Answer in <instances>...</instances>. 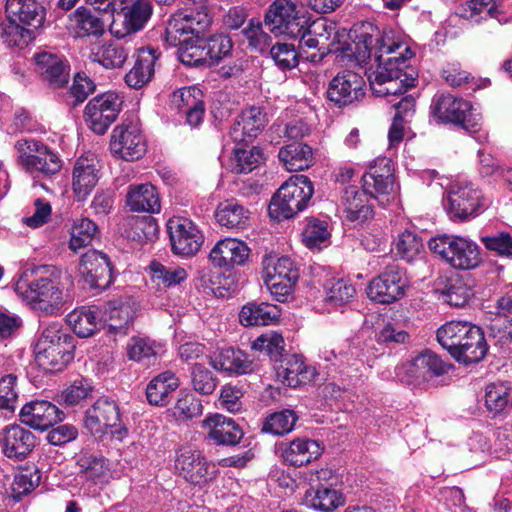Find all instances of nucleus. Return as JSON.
Masks as SVG:
<instances>
[{
  "label": "nucleus",
  "mask_w": 512,
  "mask_h": 512,
  "mask_svg": "<svg viewBox=\"0 0 512 512\" xmlns=\"http://www.w3.org/2000/svg\"><path fill=\"white\" fill-rule=\"evenodd\" d=\"M120 422V412L115 401L108 398H99L85 412L84 427L97 439H101L108 431Z\"/></svg>",
  "instance_id": "obj_20"
},
{
  "label": "nucleus",
  "mask_w": 512,
  "mask_h": 512,
  "mask_svg": "<svg viewBox=\"0 0 512 512\" xmlns=\"http://www.w3.org/2000/svg\"><path fill=\"white\" fill-rule=\"evenodd\" d=\"M202 404L192 393L181 392L173 408L177 420L186 421L202 414Z\"/></svg>",
  "instance_id": "obj_63"
},
{
  "label": "nucleus",
  "mask_w": 512,
  "mask_h": 512,
  "mask_svg": "<svg viewBox=\"0 0 512 512\" xmlns=\"http://www.w3.org/2000/svg\"><path fill=\"white\" fill-rule=\"evenodd\" d=\"M488 200L472 182L457 180L451 184L444 208L453 221H465L485 211Z\"/></svg>",
  "instance_id": "obj_9"
},
{
  "label": "nucleus",
  "mask_w": 512,
  "mask_h": 512,
  "mask_svg": "<svg viewBox=\"0 0 512 512\" xmlns=\"http://www.w3.org/2000/svg\"><path fill=\"white\" fill-rule=\"evenodd\" d=\"M232 47V40L227 35L216 34L205 39L207 66L219 64L220 61L230 55Z\"/></svg>",
  "instance_id": "obj_58"
},
{
  "label": "nucleus",
  "mask_w": 512,
  "mask_h": 512,
  "mask_svg": "<svg viewBox=\"0 0 512 512\" xmlns=\"http://www.w3.org/2000/svg\"><path fill=\"white\" fill-rule=\"evenodd\" d=\"M97 308L80 307L67 315V322L79 337L85 338L93 335L100 325Z\"/></svg>",
  "instance_id": "obj_45"
},
{
  "label": "nucleus",
  "mask_w": 512,
  "mask_h": 512,
  "mask_svg": "<svg viewBox=\"0 0 512 512\" xmlns=\"http://www.w3.org/2000/svg\"><path fill=\"white\" fill-rule=\"evenodd\" d=\"M500 0H469L458 8L462 18L478 23L487 17L496 18Z\"/></svg>",
  "instance_id": "obj_52"
},
{
  "label": "nucleus",
  "mask_w": 512,
  "mask_h": 512,
  "mask_svg": "<svg viewBox=\"0 0 512 512\" xmlns=\"http://www.w3.org/2000/svg\"><path fill=\"white\" fill-rule=\"evenodd\" d=\"M79 273L84 282L94 289L104 290L112 283V267L107 255L90 250L82 255Z\"/></svg>",
  "instance_id": "obj_23"
},
{
  "label": "nucleus",
  "mask_w": 512,
  "mask_h": 512,
  "mask_svg": "<svg viewBox=\"0 0 512 512\" xmlns=\"http://www.w3.org/2000/svg\"><path fill=\"white\" fill-rule=\"evenodd\" d=\"M100 164L94 156H81L72 170V191L77 201H84L100 179Z\"/></svg>",
  "instance_id": "obj_28"
},
{
  "label": "nucleus",
  "mask_w": 512,
  "mask_h": 512,
  "mask_svg": "<svg viewBox=\"0 0 512 512\" xmlns=\"http://www.w3.org/2000/svg\"><path fill=\"white\" fill-rule=\"evenodd\" d=\"M363 77L351 70H343L330 81L327 96L339 107L352 105L365 96Z\"/></svg>",
  "instance_id": "obj_19"
},
{
  "label": "nucleus",
  "mask_w": 512,
  "mask_h": 512,
  "mask_svg": "<svg viewBox=\"0 0 512 512\" xmlns=\"http://www.w3.org/2000/svg\"><path fill=\"white\" fill-rule=\"evenodd\" d=\"M431 114L439 122L460 125L469 133H478L481 127V115L470 102L451 94L435 95L431 104Z\"/></svg>",
  "instance_id": "obj_11"
},
{
  "label": "nucleus",
  "mask_w": 512,
  "mask_h": 512,
  "mask_svg": "<svg viewBox=\"0 0 512 512\" xmlns=\"http://www.w3.org/2000/svg\"><path fill=\"white\" fill-rule=\"evenodd\" d=\"M159 56L160 53L153 47L139 49L133 67L125 75V83L134 89L144 87L154 75Z\"/></svg>",
  "instance_id": "obj_34"
},
{
  "label": "nucleus",
  "mask_w": 512,
  "mask_h": 512,
  "mask_svg": "<svg viewBox=\"0 0 512 512\" xmlns=\"http://www.w3.org/2000/svg\"><path fill=\"white\" fill-rule=\"evenodd\" d=\"M449 365L445 363L436 353L431 350H424L412 361L397 367V375L402 373L410 379L422 382H430L436 377L446 374Z\"/></svg>",
  "instance_id": "obj_22"
},
{
  "label": "nucleus",
  "mask_w": 512,
  "mask_h": 512,
  "mask_svg": "<svg viewBox=\"0 0 512 512\" xmlns=\"http://www.w3.org/2000/svg\"><path fill=\"white\" fill-rule=\"evenodd\" d=\"M175 467L186 481L196 485L207 483L216 473L215 465L208 462L200 451H181Z\"/></svg>",
  "instance_id": "obj_25"
},
{
  "label": "nucleus",
  "mask_w": 512,
  "mask_h": 512,
  "mask_svg": "<svg viewBox=\"0 0 512 512\" xmlns=\"http://www.w3.org/2000/svg\"><path fill=\"white\" fill-rule=\"evenodd\" d=\"M137 311L138 305L130 297L109 301L104 307L103 314L106 333L114 339L126 336L133 327Z\"/></svg>",
  "instance_id": "obj_18"
},
{
  "label": "nucleus",
  "mask_w": 512,
  "mask_h": 512,
  "mask_svg": "<svg viewBox=\"0 0 512 512\" xmlns=\"http://www.w3.org/2000/svg\"><path fill=\"white\" fill-rule=\"evenodd\" d=\"M0 37L10 47L23 48L32 39L33 32L30 28L7 17V20L0 24Z\"/></svg>",
  "instance_id": "obj_53"
},
{
  "label": "nucleus",
  "mask_w": 512,
  "mask_h": 512,
  "mask_svg": "<svg viewBox=\"0 0 512 512\" xmlns=\"http://www.w3.org/2000/svg\"><path fill=\"white\" fill-rule=\"evenodd\" d=\"M208 437L218 445H236L243 437V431L231 418L215 414L203 420Z\"/></svg>",
  "instance_id": "obj_35"
},
{
  "label": "nucleus",
  "mask_w": 512,
  "mask_h": 512,
  "mask_svg": "<svg viewBox=\"0 0 512 512\" xmlns=\"http://www.w3.org/2000/svg\"><path fill=\"white\" fill-rule=\"evenodd\" d=\"M370 197L358 186L346 187L340 198L339 209L346 221L362 223L372 216Z\"/></svg>",
  "instance_id": "obj_33"
},
{
  "label": "nucleus",
  "mask_w": 512,
  "mask_h": 512,
  "mask_svg": "<svg viewBox=\"0 0 512 512\" xmlns=\"http://www.w3.org/2000/svg\"><path fill=\"white\" fill-rule=\"evenodd\" d=\"M68 29L74 37L101 36L104 24L90 10L79 7L70 15Z\"/></svg>",
  "instance_id": "obj_43"
},
{
  "label": "nucleus",
  "mask_w": 512,
  "mask_h": 512,
  "mask_svg": "<svg viewBox=\"0 0 512 512\" xmlns=\"http://www.w3.org/2000/svg\"><path fill=\"white\" fill-rule=\"evenodd\" d=\"M332 478L330 469L322 468L314 472L310 477L311 489L306 491L303 503L322 512H332L342 506L345 498L340 491L332 488Z\"/></svg>",
  "instance_id": "obj_14"
},
{
  "label": "nucleus",
  "mask_w": 512,
  "mask_h": 512,
  "mask_svg": "<svg viewBox=\"0 0 512 512\" xmlns=\"http://www.w3.org/2000/svg\"><path fill=\"white\" fill-rule=\"evenodd\" d=\"M5 9L9 19L26 27L38 28L45 18V10L36 0H7Z\"/></svg>",
  "instance_id": "obj_36"
},
{
  "label": "nucleus",
  "mask_w": 512,
  "mask_h": 512,
  "mask_svg": "<svg viewBox=\"0 0 512 512\" xmlns=\"http://www.w3.org/2000/svg\"><path fill=\"white\" fill-rule=\"evenodd\" d=\"M329 238L328 223L318 219H310L302 232L303 243L310 249L327 246Z\"/></svg>",
  "instance_id": "obj_56"
},
{
  "label": "nucleus",
  "mask_w": 512,
  "mask_h": 512,
  "mask_svg": "<svg viewBox=\"0 0 512 512\" xmlns=\"http://www.w3.org/2000/svg\"><path fill=\"white\" fill-rule=\"evenodd\" d=\"M209 363L215 370L228 375L250 374L256 369V364L246 352L233 347L214 351L209 356Z\"/></svg>",
  "instance_id": "obj_29"
},
{
  "label": "nucleus",
  "mask_w": 512,
  "mask_h": 512,
  "mask_svg": "<svg viewBox=\"0 0 512 512\" xmlns=\"http://www.w3.org/2000/svg\"><path fill=\"white\" fill-rule=\"evenodd\" d=\"M161 345L148 337H132L127 343V356L143 365L153 363L161 352Z\"/></svg>",
  "instance_id": "obj_47"
},
{
  "label": "nucleus",
  "mask_w": 512,
  "mask_h": 512,
  "mask_svg": "<svg viewBox=\"0 0 512 512\" xmlns=\"http://www.w3.org/2000/svg\"><path fill=\"white\" fill-rule=\"evenodd\" d=\"M74 337L59 322L44 328L34 347L36 364L46 372H60L73 360Z\"/></svg>",
  "instance_id": "obj_5"
},
{
  "label": "nucleus",
  "mask_w": 512,
  "mask_h": 512,
  "mask_svg": "<svg viewBox=\"0 0 512 512\" xmlns=\"http://www.w3.org/2000/svg\"><path fill=\"white\" fill-rule=\"evenodd\" d=\"M423 250L421 239L413 232L405 231L398 236L395 244L396 255L410 262Z\"/></svg>",
  "instance_id": "obj_62"
},
{
  "label": "nucleus",
  "mask_w": 512,
  "mask_h": 512,
  "mask_svg": "<svg viewBox=\"0 0 512 512\" xmlns=\"http://www.w3.org/2000/svg\"><path fill=\"white\" fill-rule=\"evenodd\" d=\"M97 225L88 218L75 219L71 228L69 247L74 252L90 245L97 235Z\"/></svg>",
  "instance_id": "obj_54"
},
{
  "label": "nucleus",
  "mask_w": 512,
  "mask_h": 512,
  "mask_svg": "<svg viewBox=\"0 0 512 512\" xmlns=\"http://www.w3.org/2000/svg\"><path fill=\"white\" fill-rule=\"evenodd\" d=\"M149 271L153 281L171 288L185 282L188 278L186 268L179 265H164L158 261H152Z\"/></svg>",
  "instance_id": "obj_49"
},
{
  "label": "nucleus",
  "mask_w": 512,
  "mask_h": 512,
  "mask_svg": "<svg viewBox=\"0 0 512 512\" xmlns=\"http://www.w3.org/2000/svg\"><path fill=\"white\" fill-rule=\"evenodd\" d=\"M122 13V22L114 20L110 25L111 33L117 38L141 31L152 16L153 6L150 0H134L122 9Z\"/></svg>",
  "instance_id": "obj_26"
},
{
  "label": "nucleus",
  "mask_w": 512,
  "mask_h": 512,
  "mask_svg": "<svg viewBox=\"0 0 512 512\" xmlns=\"http://www.w3.org/2000/svg\"><path fill=\"white\" fill-rule=\"evenodd\" d=\"M171 250L175 255L188 258L196 255L204 243V235L190 219L174 216L167 222Z\"/></svg>",
  "instance_id": "obj_15"
},
{
  "label": "nucleus",
  "mask_w": 512,
  "mask_h": 512,
  "mask_svg": "<svg viewBox=\"0 0 512 512\" xmlns=\"http://www.w3.org/2000/svg\"><path fill=\"white\" fill-rule=\"evenodd\" d=\"M428 247L455 269L470 270L481 263L479 246L465 237L437 235L429 240Z\"/></svg>",
  "instance_id": "obj_7"
},
{
  "label": "nucleus",
  "mask_w": 512,
  "mask_h": 512,
  "mask_svg": "<svg viewBox=\"0 0 512 512\" xmlns=\"http://www.w3.org/2000/svg\"><path fill=\"white\" fill-rule=\"evenodd\" d=\"M263 161L264 155L261 148L257 146L251 148L237 147L234 149L232 170L238 174L249 173Z\"/></svg>",
  "instance_id": "obj_55"
},
{
  "label": "nucleus",
  "mask_w": 512,
  "mask_h": 512,
  "mask_svg": "<svg viewBox=\"0 0 512 512\" xmlns=\"http://www.w3.org/2000/svg\"><path fill=\"white\" fill-rule=\"evenodd\" d=\"M437 341L458 362L464 364L481 361L487 351L482 329L466 321H449L437 330Z\"/></svg>",
  "instance_id": "obj_4"
},
{
  "label": "nucleus",
  "mask_w": 512,
  "mask_h": 512,
  "mask_svg": "<svg viewBox=\"0 0 512 512\" xmlns=\"http://www.w3.org/2000/svg\"><path fill=\"white\" fill-rule=\"evenodd\" d=\"M180 382L172 371H164L150 380L146 387V398L149 404L165 406L170 402L172 393Z\"/></svg>",
  "instance_id": "obj_40"
},
{
  "label": "nucleus",
  "mask_w": 512,
  "mask_h": 512,
  "mask_svg": "<svg viewBox=\"0 0 512 512\" xmlns=\"http://www.w3.org/2000/svg\"><path fill=\"white\" fill-rule=\"evenodd\" d=\"M440 293L446 303L455 307L464 306L472 296L471 289L459 276L449 278Z\"/></svg>",
  "instance_id": "obj_57"
},
{
  "label": "nucleus",
  "mask_w": 512,
  "mask_h": 512,
  "mask_svg": "<svg viewBox=\"0 0 512 512\" xmlns=\"http://www.w3.org/2000/svg\"><path fill=\"white\" fill-rule=\"evenodd\" d=\"M128 57L127 50L115 42L104 43L93 47L89 53V60L98 63L106 69L120 68Z\"/></svg>",
  "instance_id": "obj_46"
},
{
  "label": "nucleus",
  "mask_w": 512,
  "mask_h": 512,
  "mask_svg": "<svg viewBox=\"0 0 512 512\" xmlns=\"http://www.w3.org/2000/svg\"><path fill=\"white\" fill-rule=\"evenodd\" d=\"M362 190L371 198L378 200L380 204L388 201V196L394 190V176L390 160L377 159L374 165L362 176Z\"/></svg>",
  "instance_id": "obj_21"
},
{
  "label": "nucleus",
  "mask_w": 512,
  "mask_h": 512,
  "mask_svg": "<svg viewBox=\"0 0 512 512\" xmlns=\"http://www.w3.org/2000/svg\"><path fill=\"white\" fill-rule=\"evenodd\" d=\"M408 287L409 280L404 269L392 264L370 281L367 296L375 302L390 304L401 299Z\"/></svg>",
  "instance_id": "obj_13"
},
{
  "label": "nucleus",
  "mask_w": 512,
  "mask_h": 512,
  "mask_svg": "<svg viewBox=\"0 0 512 512\" xmlns=\"http://www.w3.org/2000/svg\"><path fill=\"white\" fill-rule=\"evenodd\" d=\"M40 482V475L38 472H20L14 476L11 483V497L20 501L22 498L30 494Z\"/></svg>",
  "instance_id": "obj_64"
},
{
  "label": "nucleus",
  "mask_w": 512,
  "mask_h": 512,
  "mask_svg": "<svg viewBox=\"0 0 512 512\" xmlns=\"http://www.w3.org/2000/svg\"><path fill=\"white\" fill-rule=\"evenodd\" d=\"M35 62L43 80L51 87L59 88L68 82V66L57 55L48 52L38 53L35 55Z\"/></svg>",
  "instance_id": "obj_37"
},
{
  "label": "nucleus",
  "mask_w": 512,
  "mask_h": 512,
  "mask_svg": "<svg viewBox=\"0 0 512 512\" xmlns=\"http://www.w3.org/2000/svg\"><path fill=\"white\" fill-rule=\"evenodd\" d=\"M110 148L113 154L126 161L140 159L146 152V142L140 127L134 123L116 126L112 131Z\"/></svg>",
  "instance_id": "obj_17"
},
{
  "label": "nucleus",
  "mask_w": 512,
  "mask_h": 512,
  "mask_svg": "<svg viewBox=\"0 0 512 512\" xmlns=\"http://www.w3.org/2000/svg\"><path fill=\"white\" fill-rule=\"evenodd\" d=\"M126 204L133 212L158 213L161 209L158 192L149 183L130 185Z\"/></svg>",
  "instance_id": "obj_39"
},
{
  "label": "nucleus",
  "mask_w": 512,
  "mask_h": 512,
  "mask_svg": "<svg viewBox=\"0 0 512 512\" xmlns=\"http://www.w3.org/2000/svg\"><path fill=\"white\" fill-rule=\"evenodd\" d=\"M266 115L259 107H250L244 110L234 120L230 130V138L238 143H248L256 138L265 128Z\"/></svg>",
  "instance_id": "obj_32"
},
{
  "label": "nucleus",
  "mask_w": 512,
  "mask_h": 512,
  "mask_svg": "<svg viewBox=\"0 0 512 512\" xmlns=\"http://www.w3.org/2000/svg\"><path fill=\"white\" fill-rule=\"evenodd\" d=\"M281 310L277 305L262 303H247L239 313L240 323L244 326L271 325L278 321Z\"/></svg>",
  "instance_id": "obj_41"
},
{
  "label": "nucleus",
  "mask_w": 512,
  "mask_h": 512,
  "mask_svg": "<svg viewBox=\"0 0 512 512\" xmlns=\"http://www.w3.org/2000/svg\"><path fill=\"white\" fill-rule=\"evenodd\" d=\"M123 99L116 92H106L91 99L85 107L84 119L96 134L103 135L116 120Z\"/></svg>",
  "instance_id": "obj_16"
},
{
  "label": "nucleus",
  "mask_w": 512,
  "mask_h": 512,
  "mask_svg": "<svg viewBox=\"0 0 512 512\" xmlns=\"http://www.w3.org/2000/svg\"><path fill=\"white\" fill-rule=\"evenodd\" d=\"M0 444L4 455L13 460H24L34 449L36 437L21 425L6 426L0 433Z\"/></svg>",
  "instance_id": "obj_27"
},
{
  "label": "nucleus",
  "mask_w": 512,
  "mask_h": 512,
  "mask_svg": "<svg viewBox=\"0 0 512 512\" xmlns=\"http://www.w3.org/2000/svg\"><path fill=\"white\" fill-rule=\"evenodd\" d=\"M205 12H178L171 16L165 30V41L178 47V58L186 66H207L205 39L200 34L210 26Z\"/></svg>",
  "instance_id": "obj_2"
},
{
  "label": "nucleus",
  "mask_w": 512,
  "mask_h": 512,
  "mask_svg": "<svg viewBox=\"0 0 512 512\" xmlns=\"http://www.w3.org/2000/svg\"><path fill=\"white\" fill-rule=\"evenodd\" d=\"M241 33L243 35V42H245L247 48L253 52L264 54L269 52L272 47L271 36L264 31L263 24L257 19H250Z\"/></svg>",
  "instance_id": "obj_51"
},
{
  "label": "nucleus",
  "mask_w": 512,
  "mask_h": 512,
  "mask_svg": "<svg viewBox=\"0 0 512 512\" xmlns=\"http://www.w3.org/2000/svg\"><path fill=\"white\" fill-rule=\"evenodd\" d=\"M17 164L30 174L44 176L57 174L62 168V160L57 152L34 138H22L15 142Z\"/></svg>",
  "instance_id": "obj_8"
},
{
  "label": "nucleus",
  "mask_w": 512,
  "mask_h": 512,
  "mask_svg": "<svg viewBox=\"0 0 512 512\" xmlns=\"http://www.w3.org/2000/svg\"><path fill=\"white\" fill-rule=\"evenodd\" d=\"M296 421L297 416L295 412L284 409L269 415L263 424L262 431L274 435H284L293 430Z\"/></svg>",
  "instance_id": "obj_60"
},
{
  "label": "nucleus",
  "mask_w": 512,
  "mask_h": 512,
  "mask_svg": "<svg viewBox=\"0 0 512 512\" xmlns=\"http://www.w3.org/2000/svg\"><path fill=\"white\" fill-rule=\"evenodd\" d=\"M511 386L508 382H493L485 389V406L494 414L504 412L512 404Z\"/></svg>",
  "instance_id": "obj_48"
},
{
  "label": "nucleus",
  "mask_w": 512,
  "mask_h": 512,
  "mask_svg": "<svg viewBox=\"0 0 512 512\" xmlns=\"http://www.w3.org/2000/svg\"><path fill=\"white\" fill-rule=\"evenodd\" d=\"M313 194L314 187L307 176H291L273 196L269 214L278 221L289 219L308 206Z\"/></svg>",
  "instance_id": "obj_6"
},
{
  "label": "nucleus",
  "mask_w": 512,
  "mask_h": 512,
  "mask_svg": "<svg viewBox=\"0 0 512 512\" xmlns=\"http://www.w3.org/2000/svg\"><path fill=\"white\" fill-rule=\"evenodd\" d=\"M76 465L79 469V477L88 490L95 491V487L108 483L111 477L110 463L99 453L82 450L77 456Z\"/></svg>",
  "instance_id": "obj_24"
},
{
  "label": "nucleus",
  "mask_w": 512,
  "mask_h": 512,
  "mask_svg": "<svg viewBox=\"0 0 512 512\" xmlns=\"http://www.w3.org/2000/svg\"><path fill=\"white\" fill-rule=\"evenodd\" d=\"M191 383L197 393L210 395L218 385V378L204 364L195 363L191 367Z\"/></svg>",
  "instance_id": "obj_61"
},
{
  "label": "nucleus",
  "mask_w": 512,
  "mask_h": 512,
  "mask_svg": "<svg viewBox=\"0 0 512 512\" xmlns=\"http://www.w3.org/2000/svg\"><path fill=\"white\" fill-rule=\"evenodd\" d=\"M61 271L54 266H37L25 271L15 284V292L31 308L44 315H53L63 306Z\"/></svg>",
  "instance_id": "obj_3"
},
{
  "label": "nucleus",
  "mask_w": 512,
  "mask_h": 512,
  "mask_svg": "<svg viewBox=\"0 0 512 512\" xmlns=\"http://www.w3.org/2000/svg\"><path fill=\"white\" fill-rule=\"evenodd\" d=\"M309 22L304 6L291 0H274L264 14V24L275 36L297 39Z\"/></svg>",
  "instance_id": "obj_10"
},
{
  "label": "nucleus",
  "mask_w": 512,
  "mask_h": 512,
  "mask_svg": "<svg viewBox=\"0 0 512 512\" xmlns=\"http://www.w3.org/2000/svg\"><path fill=\"white\" fill-rule=\"evenodd\" d=\"M19 417L23 424L44 431L62 421L64 413L49 401L35 400L21 408Z\"/></svg>",
  "instance_id": "obj_30"
},
{
  "label": "nucleus",
  "mask_w": 512,
  "mask_h": 512,
  "mask_svg": "<svg viewBox=\"0 0 512 512\" xmlns=\"http://www.w3.org/2000/svg\"><path fill=\"white\" fill-rule=\"evenodd\" d=\"M356 294L354 286L347 280L334 279L326 285L325 302L334 307L349 303Z\"/></svg>",
  "instance_id": "obj_59"
},
{
  "label": "nucleus",
  "mask_w": 512,
  "mask_h": 512,
  "mask_svg": "<svg viewBox=\"0 0 512 512\" xmlns=\"http://www.w3.org/2000/svg\"><path fill=\"white\" fill-rule=\"evenodd\" d=\"M321 455L320 444L309 438H296L282 450L285 463L300 467L316 460Z\"/></svg>",
  "instance_id": "obj_38"
},
{
  "label": "nucleus",
  "mask_w": 512,
  "mask_h": 512,
  "mask_svg": "<svg viewBox=\"0 0 512 512\" xmlns=\"http://www.w3.org/2000/svg\"><path fill=\"white\" fill-rule=\"evenodd\" d=\"M262 278L271 295L277 301L284 302L293 292L299 279V271L287 256L269 257L264 260Z\"/></svg>",
  "instance_id": "obj_12"
},
{
  "label": "nucleus",
  "mask_w": 512,
  "mask_h": 512,
  "mask_svg": "<svg viewBox=\"0 0 512 512\" xmlns=\"http://www.w3.org/2000/svg\"><path fill=\"white\" fill-rule=\"evenodd\" d=\"M349 38L352 42L345 56L366 70L374 95L398 96L415 86L414 76L405 72L414 53L392 30L381 31L373 23L360 22L353 25Z\"/></svg>",
  "instance_id": "obj_1"
},
{
  "label": "nucleus",
  "mask_w": 512,
  "mask_h": 512,
  "mask_svg": "<svg viewBox=\"0 0 512 512\" xmlns=\"http://www.w3.org/2000/svg\"><path fill=\"white\" fill-rule=\"evenodd\" d=\"M216 219L229 229H244L248 225L249 211L237 202L228 201L218 207Z\"/></svg>",
  "instance_id": "obj_50"
},
{
  "label": "nucleus",
  "mask_w": 512,
  "mask_h": 512,
  "mask_svg": "<svg viewBox=\"0 0 512 512\" xmlns=\"http://www.w3.org/2000/svg\"><path fill=\"white\" fill-rule=\"evenodd\" d=\"M278 379L289 387H297L310 379L312 372L298 355H289L276 367Z\"/></svg>",
  "instance_id": "obj_42"
},
{
  "label": "nucleus",
  "mask_w": 512,
  "mask_h": 512,
  "mask_svg": "<svg viewBox=\"0 0 512 512\" xmlns=\"http://www.w3.org/2000/svg\"><path fill=\"white\" fill-rule=\"evenodd\" d=\"M250 249L235 238L219 240L211 249L209 259L215 267L231 269L243 265L249 258Z\"/></svg>",
  "instance_id": "obj_31"
},
{
  "label": "nucleus",
  "mask_w": 512,
  "mask_h": 512,
  "mask_svg": "<svg viewBox=\"0 0 512 512\" xmlns=\"http://www.w3.org/2000/svg\"><path fill=\"white\" fill-rule=\"evenodd\" d=\"M279 159L288 171H302L311 166L313 151L310 146L300 142H294L279 151Z\"/></svg>",
  "instance_id": "obj_44"
}]
</instances>
